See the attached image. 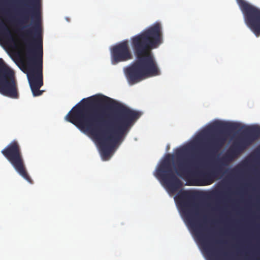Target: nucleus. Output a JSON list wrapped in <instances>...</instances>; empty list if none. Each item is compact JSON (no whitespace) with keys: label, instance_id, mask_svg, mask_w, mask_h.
Returning <instances> with one entry per match:
<instances>
[{"label":"nucleus","instance_id":"1","mask_svg":"<svg viewBox=\"0 0 260 260\" xmlns=\"http://www.w3.org/2000/svg\"><path fill=\"white\" fill-rule=\"evenodd\" d=\"M140 116L139 112L109 97L95 95L83 99L65 119L81 131L99 138L101 154L106 160Z\"/></svg>","mask_w":260,"mask_h":260},{"label":"nucleus","instance_id":"2","mask_svg":"<svg viewBox=\"0 0 260 260\" xmlns=\"http://www.w3.org/2000/svg\"><path fill=\"white\" fill-rule=\"evenodd\" d=\"M17 16L18 24L32 21L31 26L19 30V38L25 47L26 63L21 70L27 74L34 96L41 95L43 91V38L41 35L40 0H0V42L10 49H18L17 41L4 20L12 21Z\"/></svg>","mask_w":260,"mask_h":260},{"label":"nucleus","instance_id":"3","mask_svg":"<svg viewBox=\"0 0 260 260\" xmlns=\"http://www.w3.org/2000/svg\"><path fill=\"white\" fill-rule=\"evenodd\" d=\"M232 128H234L233 124L216 121L204 130L194 142L178 149L175 153L177 165L174 168L177 175L187 178L194 185L206 186L212 184L222 172V166H216L210 171L200 170L199 167L203 153L187 154L203 140H205V153H211L218 151L226 140L227 136L223 131Z\"/></svg>","mask_w":260,"mask_h":260},{"label":"nucleus","instance_id":"4","mask_svg":"<svg viewBox=\"0 0 260 260\" xmlns=\"http://www.w3.org/2000/svg\"><path fill=\"white\" fill-rule=\"evenodd\" d=\"M130 41L136 60L124 71L128 83L134 85L147 78L159 75L160 72L152 50L162 43L160 23L155 22L131 37Z\"/></svg>","mask_w":260,"mask_h":260},{"label":"nucleus","instance_id":"5","mask_svg":"<svg viewBox=\"0 0 260 260\" xmlns=\"http://www.w3.org/2000/svg\"><path fill=\"white\" fill-rule=\"evenodd\" d=\"M194 197L192 191L180 190L174 199L209 258L210 260H230L229 253L218 246V241L206 232L203 225L197 220L199 214L195 206Z\"/></svg>","mask_w":260,"mask_h":260},{"label":"nucleus","instance_id":"6","mask_svg":"<svg viewBox=\"0 0 260 260\" xmlns=\"http://www.w3.org/2000/svg\"><path fill=\"white\" fill-rule=\"evenodd\" d=\"M260 137V127L250 126L244 129L232 142L221 158L222 164L226 165L237 158L246 149Z\"/></svg>","mask_w":260,"mask_h":260},{"label":"nucleus","instance_id":"7","mask_svg":"<svg viewBox=\"0 0 260 260\" xmlns=\"http://www.w3.org/2000/svg\"><path fill=\"white\" fill-rule=\"evenodd\" d=\"M174 156L168 154L156 170L155 176L169 193L177 192L182 185L181 181L176 176L172 164Z\"/></svg>","mask_w":260,"mask_h":260},{"label":"nucleus","instance_id":"8","mask_svg":"<svg viewBox=\"0 0 260 260\" xmlns=\"http://www.w3.org/2000/svg\"><path fill=\"white\" fill-rule=\"evenodd\" d=\"M1 153L22 177L28 182L32 183L26 170L21 146L18 141H12L1 151Z\"/></svg>","mask_w":260,"mask_h":260},{"label":"nucleus","instance_id":"9","mask_svg":"<svg viewBox=\"0 0 260 260\" xmlns=\"http://www.w3.org/2000/svg\"><path fill=\"white\" fill-rule=\"evenodd\" d=\"M0 93L14 99L19 96L15 73L2 58H0Z\"/></svg>","mask_w":260,"mask_h":260},{"label":"nucleus","instance_id":"10","mask_svg":"<svg viewBox=\"0 0 260 260\" xmlns=\"http://www.w3.org/2000/svg\"><path fill=\"white\" fill-rule=\"evenodd\" d=\"M242 14L244 22L250 30L260 36V9L245 0H236Z\"/></svg>","mask_w":260,"mask_h":260},{"label":"nucleus","instance_id":"11","mask_svg":"<svg viewBox=\"0 0 260 260\" xmlns=\"http://www.w3.org/2000/svg\"><path fill=\"white\" fill-rule=\"evenodd\" d=\"M111 58L113 64L125 62L133 58V54L128 40H123L112 47L111 50Z\"/></svg>","mask_w":260,"mask_h":260},{"label":"nucleus","instance_id":"12","mask_svg":"<svg viewBox=\"0 0 260 260\" xmlns=\"http://www.w3.org/2000/svg\"><path fill=\"white\" fill-rule=\"evenodd\" d=\"M249 165V160L248 159H246L243 160L241 163H240L238 165H237L234 169L233 171L239 172L245 168H246Z\"/></svg>","mask_w":260,"mask_h":260},{"label":"nucleus","instance_id":"13","mask_svg":"<svg viewBox=\"0 0 260 260\" xmlns=\"http://www.w3.org/2000/svg\"><path fill=\"white\" fill-rule=\"evenodd\" d=\"M256 153H257L258 156L260 158V145L258 146V147L257 148L256 150Z\"/></svg>","mask_w":260,"mask_h":260}]
</instances>
